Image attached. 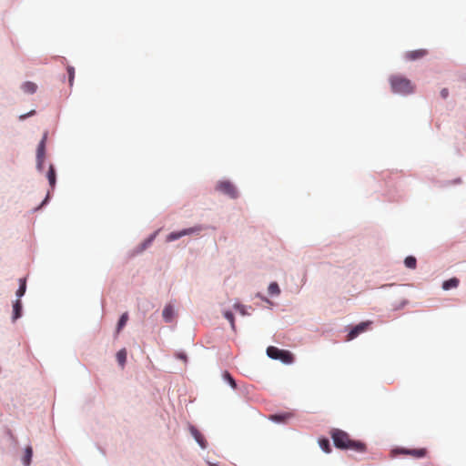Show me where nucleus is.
<instances>
[{
	"instance_id": "nucleus-19",
	"label": "nucleus",
	"mask_w": 466,
	"mask_h": 466,
	"mask_svg": "<svg viewBox=\"0 0 466 466\" xmlns=\"http://www.w3.org/2000/svg\"><path fill=\"white\" fill-rule=\"evenodd\" d=\"M25 290H26V281L25 279H19V288L15 293L16 297L18 298L17 299H20V298L25 295Z\"/></svg>"
},
{
	"instance_id": "nucleus-21",
	"label": "nucleus",
	"mask_w": 466,
	"mask_h": 466,
	"mask_svg": "<svg viewBox=\"0 0 466 466\" xmlns=\"http://www.w3.org/2000/svg\"><path fill=\"white\" fill-rule=\"evenodd\" d=\"M223 316L230 323V327H231L232 330H235L236 326H235V319H234L233 313L229 310H224Z\"/></svg>"
},
{
	"instance_id": "nucleus-18",
	"label": "nucleus",
	"mask_w": 466,
	"mask_h": 466,
	"mask_svg": "<svg viewBox=\"0 0 466 466\" xmlns=\"http://www.w3.org/2000/svg\"><path fill=\"white\" fill-rule=\"evenodd\" d=\"M116 360L118 364L123 368L127 361V350L126 349H121L116 353Z\"/></svg>"
},
{
	"instance_id": "nucleus-22",
	"label": "nucleus",
	"mask_w": 466,
	"mask_h": 466,
	"mask_svg": "<svg viewBox=\"0 0 466 466\" xmlns=\"http://www.w3.org/2000/svg\"><path fill=\"white\" fill-rule=\"evenodd\" d=\"M233 308H234L236 310H238V311L240 313V315H242V316H248V315H249V313H248V307H247V306H245V305H243V304H241V303H238V302L235 303V304L233 305Z\"/></svg>"
},
{
	"instance_id": "nucleus-30",
	"label": "nucleus",
	"mask_w": 466,
	"mask_h": 466,
	"mask_svg": "<svg viewBox=\"0 0 466 466\" xmlns=\"http://www.w3.org/2000/svg\"><path fill=\"white\" fill-rule=\"evenodd\" d=\"M34 115H35V110H31V111H29L28 113H26V114L20 115V116H19V120L24 121V120H25L27 117L32 116H34Z\"/></svg>"
},
{
	"instance_id": "nucleus-16",
	"label": "nucleus",
	"mask_w": 466,
	"mask_h": 466,
	"mask_svg": "<svg viewBox=\"0 0 466 466\" xmlns=\"http://www.w3.org/2000/svg\"><path fill=\"white\" fill-rule=\"evenodd\" d=\"M46 177H47V179L49 181L51 187L54 188L55 185H56V170H55V167L53 165L49 166V169H48Z\"/></svg>"
},
{
	"instance_id": "nucleus-10",
	"label": "nucleus",
	"mask_w": 466,
	"mask_h": 466,
	"mask_svg": "<svg viewBox=\"0 0 466 466\" xmlns=\"http://www.w3.org/2000/svg\"><path fill=\"white\" fill-rule=\"evenodd\" d=\"M204 229H206L204 225H196L194 227L182 229V234L184 237L188 235H199Z\"/></svg>"
},
{
	"instance_id": "nucleus-13",
	"label": "nucleus",
	"mask_w": 466,
	"mask_h": 466,
	"mask_svg": "<svg viewBox=\"0 0 466 466\" xmlns=\"http://www.w3.org/2000/svg\"><path fill=\"white\" fill-rule=\"evenodd\" d=\"M400 452L403 453V454H410V455H412L417 458H421V457L425 456V454H426V451L424 449H413V450L402 449L400 451Z\"/></svg>"
},
{
	"instance_id": "nucleus-15",
	"label": "nucleus",
	"mask_w": 466,
	"mask_h": 466,
	"mask_svg": "<svg viewBox=\"0 0 466 466\" xmlns=\"http://www.w3.org/2000/svg\"><path fill=\"white\" fill-rule=\"evenodd\" d=\"M424 55H425V51L420 49V50L408 52L405 55V57L409 60H416V59L422 57Z\"/></svg>"
},
{
	"instance_id": "nucleus-6",
	"label": "nucleus",
	"mask_w": 466,
	"mask_h": 466,
	"mask_svg": "<svg viewBox=\"0 0 466 466\" xmlns=\"http://www.w3.org/2000/svg\"><path fill=\"white\" fill-rule=\"evenodd\" d=\"M188 430H189L192 437L195 439V441L200 446V448L206 449L207 441H206L204 436L200 433V431L193 425H189Z\"/></svg>"
},
{
	"instance_id": "nucleus-11",
	"label": "nucleus",
	"mask_w": 466,
	"mask_h": 466,
	"mask_svg": "<svg viewBox=\"0 0 466 466\" xmlns=\"http://www.w3.org/2000/svg\"><path fill=\"white\" fill-rule=\"evenodd\" d=\"M22 316V303L20 299H16L13 304L12 321L15 322Z\"/></svg>"
},
{
	"instance_id": "nucleus-25",
	"label": "nucleus",
	"mask_w": 466,
	"mask_h": 466,
	"mask_svg": "<svg viewBox=\"0 0 466 466\" xmlns=\"http://www.w3.org/2000/svg\"><path fill=\"white\" fill-rule=\"evenodd\" d=\"M182 237H184L183 234H182V230L176 231V232H171L170 234H168L167 236V242H172V241H175L177 239H179Z\"/></svg>"
},
{
	"instance_id": "nucleus-8",
	"label": "nucleus",
	"mask_w": 466,
	"mask_h": 466,
	"mask_svg": "<svg viewBox=\"0 0 466 466\" xmlns=\"http://www.w3.org/2000/svg\"><path fill=\"white\" fill-rule=\"evenodd\" d=\"M158 234V230L152 233L147 239H145L137 248V253H141L146 250L147 248L151 246L153 241L155 240L157 235Z\"/></svg>"
},
{
	"instance_id": "nucleus-28",
	"label": "nucleus",
	"mask_w": 466,
	"mask_h": 466,
	"mask_svg": "<svg viewBox=\"0 0 466 466\" xmlns=\"http://www.w3.org/2000/svg\"><path fill=\"white\" fill-rule=\"evenodd\" d=\"M287 417V414H275L270 416V420L274 422H282Z\"/></svg>"
},
{
	"instance_id": "nucleus-4",
	"label": "nucleus",
	"mask_w": 466,
	"mask_h": 466,
	"mask_svg": "<svg viewBox=\"0 0 466 466\" xmlns=\"http://www.w3.org/2000/svg\"><path fill=\"white\" fill-rule=\"evenodd\" d=\"M217 190L228 196L231 198H237L238 194L235 186L228 180H222L217 184Z\"/></svg>"
},
{
	"instance_id": "nucleus-27",
	"label": "nucleus",
	"mask_w": 466,
	"mask_h": 466,
	"mask_svg": "<svg viewBox=\"0 0 466 466\" xmlns=\"http://www.w3.org/2000/svg\"><path fill=\"white\" fill-rule=\"evenodd\" d=\"M417 260L414 257L409 256L405 258L404 264L409 268H416Z\"/></svg>"
},
{
	"instance_id": "nucleus-24",
	"label": "nucleus",
	"mask_w": 466,
	"mask_h": 466,
	"mask_svg": "<svg viewBox=\"0 0 466 466\" xmlns=\"http://www.w3.org/2000/svg\"><path fill=\"white\" fill-rule=\"evenodd\" d=\"M319 444L323 451H325L326 453L330 452L331 449H330L329 441L328 439L319 440Z\"/></svg>"
},
{
	"instance_id": "nucleus-35",
	"label": "nucleus",
	"mask_w": 466,
	"mask_h": 466,
	"mask_svg": "<svg viewBox=\"0 0 466 466\" xmlns=\"http://www.w3.org/2000/svg\"><path fill=\"white\" fill-rule=\"evenodd\" d=\"M177 358H179L180 360H183L185 361L187 360V356L185 353H178Z\"/></svg>"
},
{
	"instance_id": "nucleus-9",
	"label": "nucleus",
	"mask_w": 466,
	"mask_h": 466,
	"mask_svg": "<svg viewBox=\"0 0 466 466\" xmlns=\"http://www.w3.org/2000/svg\"><path fill=\"white\" fill-rule=\"evenodd\" d=\"M369 325V322H361L360 324H358L357 326H355L349 333L348 337H349V339H355L359 334H360L361 332H363L367 326Z\"/></svg>"
},
{
	"instance_id": "nucleus-32",
	"label": "nucleus",
	"mask_w": 466,
	"mask_h": 466,
	"mask_svg": "<svg viewBox=\"0 0 466 466\" xmlns=\"http://www.w3.org/2000/svg\"><path fill=\"white\" fill-rule=\"evenodd\" d=\"M49 198H50V195H49V193H47L46 198L42 201V203L35 209L38 210L41 208H43L45 205H46L49 200Z\"/></svg>"
},
{
	"instance_id": "nucleus-23",
	"label": "nucleus",
	"mask_w": 466,
	"mask_h": 466,
	"mask_svg": "<svg viewBox=\"0 0 466 466\" xmlns=\"http://www.w3.org/2000/svg\"><path fill=\"white\" fill-rule=\"evenodd\" d=\"M128 320V314L127 312H125L121 315V317L119 318V320L117 322V327H116V329L117 331H120L124 326L127 324Z\"/></svg>"
},
{
	"instance_id": "nucleus-36",
	"label": "nucleus",
	"mask_w": 466,
	"mask_h": 466,
	"mask_svg": "<svg viewBox=\"0 0 466 466\" xmlns=\"http://www.w3.org/2000/svg\"><path fill=\"white\" fill-rule=\"evenodd\" d=\"M461 178L458 177L456 178L454 181H453V184H461Z\"/></svg>"
},
{
	"instance_id": "nucleus-2",
	"label": "nucleus",
	"mask_w": 466,
	"mask_h": 466,
	"mask_svg": "<svg viewBox=\"0 0 466 466\" xmlns=\"http://www.w3.org/2000/svg\"><path fill=\"white\" fill-rule=\"evenodd\" d=\"M391 91L400 96H408L414 93L415 86L408 78L394 75L390 77Z\"/></svg>"
},
{
	"instance_id": "nucleus-12",
	"label": "nucleus",
	"mask_w": 466,
	"mask_h": 466,
	"mask_svg": "<svg viewBox=\"0 0 466 466\" xmlns=\"http://www.w3.org/2000/svg\"><path fill=\"white\" fill-rule=\"evenodd\" d=\"M21 89L23 90L24 93L32 95L36 92L37 85L35 84L34 82L26 81L22 84Z\"/></svg>"
},
{
	"instance_id": "nucleus-7",
	"label": "nucleus",
	"mask_w": 466,
	"mask_h": 466,
	"mask_svg": "<svg viewBox=\"0 0 466 466\" xmlns=\"http://www.w3.org/2000/svg\"><path fill=\"white\" fill-rule=\"evenodd\" d=\"M162 317L165 322L171 323L176 317L175 308L172 304H167L162 310Z\"/></svg>"
},
{
	"instance_id": "nucleus-17",
	"label": "nucleus",
	"mask_w": 466,
	"mask_h": 466,
	"mask_svg": "<svg viewBox=\"0 0 466 466\" xmlns=\"http://www.w3.org/2000/svg\"><path fill=\"white\" fill-rule=\"evenodd\" d=\"M459 285V279L456 278L450 279L442 283V289L449 290L453 288H457Z\"/></svg>"
},
{
	"instance_id": "nucleus-31",
	"label": "nucleus",
	"mask_w": 466,
	"mask_h": 466,
	"mask_svg": "<svg viewBox=\"0 0 466 466\" xmlns=\"http://www.w3.org/2000/svg\"><path fill=\"white\" fill-rule=\"evenodd\" d=\"M49 198H50V195H49V193H47L46 198L42 201V203L35 209L38 210L41 208H43L45 205H46L49 200Z\"/></svg>"
},
{
	"instance_id": "nucleus-20",
	"label": "nucleus",
	"mask_w": 466,
	"mask_h": 466,
	"mask_svg": "<svg viewBox=\"0 0 466 466\" xmlns=\"http://www.w3.org/2000/svg\"><path fill=\"white\" fill-rule=\"evenodd\" d=\"M268 294L271 296H279L280 294V289L277 282H271L268 288Z\"/></svg>"
},
{
	"instance_id": "nucleus-29",
	"label": "nucleus",
	"mask_w": 466,
	"mask_h": 466,
	"mask_svg": "<svg viewBox=\"0 0 466 466\" xmlns=\"http://www.w3.org/2000/svg\"><path fill=\"white\" fill-rule=\"evenodd\" d=\"M67 72H68V81L69 85L73 86L74 78H75V68L73 66H67Z\"/></svg>"
},
{
	"instance_id": "nucleus-3",
	"label": "nucleus",
	"mask_w": 466,
	"mask_h": 466,
	"mask_svg": "<svg viewBox=\"0 0 466 466\" xmlns=\"http://www.w3.org/2000/svg\"><path fill=\"white\" fill-rule=\"evenodd\" d=\"M267 355L272 360H279L284 364H291L293 356L288 350H279L276 347L269 346L267 349Z\"/></svg>"
},
{
	"instance_id": "nucleus-5",
	"label": "nucleus",
	"mask_w": 466,
	"mask_h": 466,
	"mask_svg": "<svg viewBox=\"0 0 466 466\" xmlns=\"http://www.w3.org/2000/svg\"><path fill=\"white\" fill-rule=\"evenodd\" d=\"M46 137L47 135L46 133L39 142L36 149V168L38 171H42L44 168Z\"/></svg>"
},
{
	"instance_id": "nucleus-26",
	"label": "nucleus",
	"mask_w": 466,
	"mask_h": 466,
	"mask_svg": "<svg viewBox=\"0 0 466 466\" xmlns=\"http://www.w3.org/2000/svg\"><path fill=\"white\" fill-rule=\"evenodd\" d=\"M223 380L227 381L233 389L237 388V383L235 380L228 371H225L223 373Z\"/></svg>"
},
{
	"instance_id": "nucleus-14",
	"label": "nucleus",
	"mask_w": 466,
	"mask_h": 466,
	"mask_svg": "<svg viewBox=\"0 0 466 466\" xmlns=\"http://www.w3.org/2000/svg\"><path fill=\"white\" fill-rule=\"evenodd\" d=\"M32 456H33V449L31 446H27L25 449V454L22 459V462L25 466H28L31 463Z\"/></svg>"
},
{
	"instance_id": "nucleus-33",
	"label": "nucleus",
	"mask_w": 466,
	"mask_h": 466,
	"mask_svg": "<svg viewBox=\"0 0 466 466\" xmlns=\"http://www.w3.org/2000/svg\"><path fill=\"white\" fill-rule=\"evenodd\" d=\"M440 95L443 98V99H446L448 96H449V90L448 88H442L440 92Z\"/></svg>"
},
{
	"instance_id": "nucleus-34",
	"label": "nucleus",
	"mask_w": 466,
	"mask_h": 466,
	"mask_svg": "<svg viewBox=\"0 0 466 466\" xmlns=\"http://www.w3.org/2000/svg\"><path fill=\"white\" fill-rule=\"evenodd\" d=\"M257 297L261 299V300H263L266 303L272 304V302L268 298H266L265 296H263L259 293L257 294Z\"/></svg>"
},
{
	"instance_id": "nucleus-1",
	"label": "nucleus",
	"mask_w": 466,
	"mask_h": 466,
	"mask_svg": "<svg viewBox=\"0 0 466 466\" xmlns=\"http://www.w3.org/2000/svg\"><path fill=\"white\" fill-rule=\"evenodd\" d=\"M331 437L334 445L339 449L353 450L360 452L365 449L362 442L350 440L348 433L341 430H333Z\"/></svg>"
}]
</instances>
